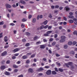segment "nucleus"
Returning <instances> with one entry per match:
<instances>
[{"label":"nucleus","instance_id":"55","mask_svg":"<svg viewBox=\"0 0 77 77\" xmlns=\"http://www.w3.org/2000/svg\"><path fill=\"white\" fill-rule=\"evenodd\" d=\"M43 60L44 61H46L47 60V59L45 58H43Z\"/></svg>","mask_w":77,"mask_h":77},{"label":"nucleus","instance_id":"7","mask_svg":"<svg viewBox=\"0 0 77 77\" xmlns=\"http://www.w3.org/2000/svg\"><path fill=\"white\" fill-rule=\"evenodd\" d=\"M64 9L66 10V11H68L70 9L69 8H68V7L66 6L65 7Z\"/></svg>","mask_w":77,"mask_h":77},{"label":"nucleus","instance_id":"43","mask_svg":"<svg viewBox=\"0 0 77 77\" xmlns=\"http://www.w3.org/2000/svg\"><path fill=\"white\" fill-rule=\"evenodd\" d=\"M14 55L15 56H18V55H19V53L15 54H14Z\"/></svg>","mask_w":77,"mask_h":77},{"label":"nucleus","instance_id":"10","mask_svg":"<svg viewBox=\"0 0 77 77\" xmlns=\"http://www.w3.org/2000/svg\"><path fill=\"white\" fill-rule=\"evenodd\" d=\"M13 66L14 68L17 69L18 68V66L16 64H14Z\"/></svg>","mask_w":77,"mask_h":77},{"label":"nucleus","instance_id":"48","mask_svg":"<svg viewBox=\"0 0 77 77\" xmlns=\"http://www.w3.org/2000/svg\"><path fill=\"white\" fill-rule=\"evenodd\" d=\"M49 15L48 16V17H49V18H52V16L51 15V14H49Z\"/></svg>","mask_w":77,"mask_h":77},{"label":"nucleus","instance_id":"20","mask_svg":"<svg viewBox=\"0 0 77 77\" xmlns=\"http://www.w3.org/2000/svg\"><path fill=\"white\" fill-rule=\"evenodd\" d=\"M65 41V39H62L60 40V42L63 43Z\"/></svg>","mask_w":77,"mask_h":77},{"label":"nucleus","instance_id":"60","mask_svg":"<svg viewBox=\"0 0 77 77\" xmlns=\"http://www.w3.org/2000/svg\"><path fill=\"white\" fill-rule=\"evenodd\" d=\"M59 9L60 10H62L63 9V7H59Z\"/></svg>","mask_w":77,"mask_h":77},{"label":"nucleus","instance_id":"18","mask_svg":"<svg viewBox=\"0 0 77 77\" xmlns=\"http://www.w3.org/2000/svg\"><path fill=\"white\" fill-rule=\"evenodd\" d=\"M68 44L69 45H71L72 44V42L71 41H70L68 42Z\"/></svg>","mask_w":77,"mask_h":77},{"label":"nucleus","instance_id":"26","mask_svg":"<svg viewBox=\"0 0 77 77\" xmlns=\"http://www.w3.org/2000/svg\"><path fill=\"white\" fill-rule=\"evenodd\" d=\"M30 45V44L29 43H27L25 45V47H28Z\"/></svg>","mask_w":77,"mask_h":77},{"label":"nucleus","instance_id":"36","mask_svg":"<svg viewBox=\"0 0 77 77\" xmlns=\"http://www.w3.org/2000/svg\"><path fill=\"white\" fill-rule=\"evenodd\" d=\"M68 48V46L66 45H65L64 46V48L65 49H66L67 48Z\"/></svg>","mask_w":77,"mask_h":77},{"label":"nucleus","instance_id":"41","mask_svg":"<svg viewBox=\"0 0 77 77\" xmlns=\"http://www.w3.org/2000/svg\"><path fill=\"white\" fill-rule=\"evenodd\" d=\"M65 58H66V59H69V56H65Z\"/></svg>","mask_w":77,"mask_h":77},{"label":"nucleus","instance_id":"6","mask_svg":"<svg viewBox=\"0 0 77 77\" xmlns=\"http://www.w3.org/2000/svg\"><path fill=\"white\" fill-rule=\"evenodd\" d=\"M5 6L7 8H11V6L8 4H6Z\"/></svg>","mask_w":77,"mask_h":77},{"label":"nucleus","instance_id":"64","mask_svg":"<svg viewBox=\"0 0 77 77\" xmlns=\"http://www.w3.org/2000/svg\"><path fill=\"white\" fill-rule=\"evenodd\" d=\"M71 53L72 54H75V53H74V51H72L71 52Z\"/></svg>","mask_w":77,"mask_h":77},{"label":"nucleus","instance_id":"34","mask_svg":"<svg viewBox=\"0 0 77 77\" xmlns=\"http://www.w3.org/2000/svg\"><path fill=\"white\" fill-rule=\"evenodd\" d=\"M56 43L55 42H54L52 43V46H54V45H56Z\"/></svg>","mask_w":77,"mask_h":77},{"label":"nucleus","instance_id":"14","mask_svg":"<svg viewBox=\"0 0 77 77\" xmlns=\"http://www.w3.org/2000/svg\"><path fill=\"white\" fill-rule=\"evenodd\" d=\"M38 39V36H35V37H34L33 38V39L34 41L36 40V39Z\"/></svg>","mask_w":77,"mask_h":77},{"label":"nucleus","instance_id":"63","mask_svg":"<svg viewBox=\"0 0 77 77\" xmlns=\"http://www.w3.org/2000/svg\"><path fill=\"white\" fill-rule=\"evenodd\" d=\"M73 21H77V19H76L75 18H74L73 19Z\"/></svg>","mask_w":77,"mask_h":77},{"label":"nucleus","instance_id":"54","mask_svg":"<svg viewBox=\"0 0 77 77\" xmlns=\"http://www.w3.org/2000/svg\"><path fill=\"white\" fill-rule=\"evenodd\" d=\"M10 25L11 26H15V24H14V23H11Z\"/></svg>","mask_w":77,"mask_h":77},{"label":"nucleus","instance_id":"61","mask_svg":"<svg viewBox=\"0 0 77 77\" xmlns=\"http://www.w3.org/2000/svg\"><path fill=\"white\" fill-rule=\"evenodd\" d=\"M55 71H56L57 72H58V70L57 69V68H55Z\"/></svg>","mask_w":77,"mask_h":77},{"label":"nucleus","instance_id":"56","mask_svg":"<svg viewBox=\"0 0 77 77\" xmlns=\"http://www.w3.org/2000/svg\"><path fill=\"white\" fill-rule=\"evenodd\" d=\"M59 6L58 5H57L55 6V8H59Z\"/></svg>","mask_w":77,"mask_h":77},{"label":"nucleus","instance_id":"57","mask_svg":"<svg viewBox=\"0 0 77 77\" xmlns=\"http://www.w3.org/2000/svg\"><path fill=\"white\" fill-rule=\"evenodd\" d=\"M43 41V42H47V40L45 39H44Z\"/></svg>","mask_w":77,"mask_h":77},{"label":"nucleus","instance_id":"13","mask_svg":"<svg viewBox=\"0 0 77 77\" xmlns=\"http://www.w3.org/2000/svg\"><path fill=\"white\" fill-rule=\"evenodd\" d=\"M61 38L62 39H65L66 38V37L64 35H62L61 36Z\"/></svg>","mask_w":77,"mask_h":77},{"label":"nucleus","instance_id":"38","mask_svg":"<svg viewBox=\"0 0 77 77\" xmlns=\"http://www.w3.org/2000/svg\"><path fill=\"white\" fill-rule=\"evenodd\" d=\"M76 44H77V42H76L74 41L73 42V45H76Z\"/></svg>","mask_w":77,"mask_h":77},{"label":"nucleus","instance_id":"40","mask_svg":"<svg viewBox=\"0 0 77 77\" xmlns=\"http://www.w3.org/2000/svg\"><path fill=\"white\" fill-rule=\"evenodd\" d=\"M26 19H25V18H23L22 20V21H23V22L26 21Z\"/></svg>","mask_w":77,"mask_h":77},{"label":"nucleus","instance_id":"12","mask_svg":"<svg viewBox=\"0 0 77 77\" xmlns=\"http://www.w3.org/2000/svg\"><path fill=\"white\" fill-rule=\"evenodd\" d=\"M68 65H69V66H72V62H69L68 63Z\"/></svg>","mask_w":77,"mask_h":77},{"label":"nucleus","instance_id":"23","mask_svg":"<svg viewBox=\"0 0 77 77\" xmlns=\"http://www.w3.org/2000/svg\"><path fill=\"white\" fill-rule=\"evenodd\" d=\"M52 32V31H49L47 32V33L48 35L50 34Z\"/></svg>","mask_w":77,"mask_h":77},{"label":"nucleus","instance_id":"19","mask_svg":"<svg viewBox=\"0 0 77 77\" xmlns=\"http://www.w3.org/2000/svg\"><path fill=\"white\" fill-rule=\"evenodd\" d=\"M69 18L71 19H73V18H74V16L72 15H70L69 16Z\"/></svg>","mask_w":77,"mask_h":77},{"label":"nucleus","instance_id":"45","mask_svg":"<svg viewBox=\"0 0 77 77\" xmlns=\"http://www.w3.org/2000/svg\"><path fill=\"white\" fill-rule=\"evenodd\" d=\"M77 31H75L73 32V33L74 35H76V34H77Z\"/></svg>","mask_w":77,"mask_h":77},{"label":"nucleus","instance_id":"29","mask_svg":"<svg viewBox=\"0 0 77 77\" xmlns=\"http://www.w3.org/2000/svg\"><path fill=\"white\" fill-rule=\"evenodd\" d=\"M59 71L60 72H63V70L62 69L59 68Z\"/></svg>","mask_w":77,"mask_h":77},{"label":"nucleus","instance_id":"46","mask_svg":"<svg viewBox=\"0 0 77 77\" xmlns=\"http://www.w3.org/2000/svg\"><path fill=\"white\" fill-rule=\"evenodd\" d=\"M54 36V38H56L57 37V34H55Z\"/></svg>","mask_w":77,"mask_h":77},{"label":"nucleus","instance_id":"39","mask_svg":"<svg viewBox=\"0 0 77 77\" xmlns=\"http://www.w3.org/2000/svg\"><path fill=\"white\" fill-rule=\"evenodd\" d=\"M12 59H16V57H15V56H12Z\"/></svg>","mask_w":77,"mask_h":77},{"label":"nucleus","instance_id":"4","mask_svg":"<svg viewBox=\"0 0 77 77\" xmlns=\"http://www.w3.org/2000/svg\"><path fill=\"white\" fill-rule=\"evenodd\" d=\"M20 50V49L19 48H17L14 49V50L13 51L14 53H15V52H17Z\"/></svg>","mask_w":77,"mask_h":77},{"label":"nucleus","instance_id":"25","mask_svg":"<svg viewBox=\"0 0 77 77\" xmlns=\"http://www.w3.org/2000/svg\"><path fill=\"white\" fill-rule=\"evenodd\" d=\"M36 22V19L35 18H34L32 20V22L34 23Z\"/></svg>","mask_w":77,"mask_h":77},{"label":"nucleus","instance_id":"44","mask_svg":"<svg viewBox=\"0 0 77 77\" xmlns=\"http://www.w3.org/2000/svg\"><path fill=\"white\" fill-rule=\"evenodd\" d=\"M48 26L46 25L44 27V28L47 29V28H48Z\"/></svg>","mask_w":77,"mask_h":77},{"label":"nucleus","instance_id":"3","mask_svg":"<svg viewBox=\"0 0 77 77\" xmlns=\"http://www.w3.org/2000/svg\"><path fill=\"white\" fill-rule=\"evenodd\" d=\"M43 70H44V69L42 67H40L39 69H37L36 71L38 72H40L41 71H43Z\"/></svg>","mask_w":77,"mask_h":77},{"label":"nucleus","instance_id":"62","mask_svg":"<svg viewBox=\"0 0 77 77\" xmlns=\"http://www.w3.org/2000/svg\"><path fill=\"white\" fill-rule=\"evenodd\" d=\"M21 26L22 28H24V27L25 25H24L22 24L21 25Z\"/></svg>","mask_w":77,"mask_h":77},{"label":"nucleus","instance_id":"53","mask_svg":"<svg viewBox=\"0 0 77 77\" xmlns=\"http://www.w3.org/2000/svg\"><path fill=\"white\" fill-rule=\"evenodd\" d=\"M30 60H27V61H26V63H30Z\"/></svg>","mask_w":77,"mask_h":77},{"label":"nucleus","instance_id":"47","mask_svg":"<svg viewBox=\"0 0 77 77\" xmlns=\"http://www.w3.org/2000/svg\"><path fill=\"white\" fill-rule=\"evenodd\" d=\"M18 71V69H15L14 70V72H17Z\"/></svg>","mask_w":77,"mask_h":77},{"label":"nucleus","instance_id":"1","mask_svg":"<svg viewBox=\"0 0 77 77\" xmlns=\"http://www.w3.org/2000/svg\"><path fill=\"white\" fill-rule=\"evenodd\" d=\"M51 73V71L50 70H48L46 72V74L47 75H50Z\"/></svg>","mask_w":77,"mask_h":77},{"label":"nucleus","instance_id":"59","mask_svg":"<svg viewBox=\"0 0 77 77\" xmlns=\"http://www.w3.org/2000/svg\"><path fill=\"white\" fill-rule=\"evenodd\" d=\"M59 30H62V26H59Z\"/></svg>","mask_w":77,"mask_h":77},{"label":"nucleus","instance_id":"16","mask_svg":"<svg viewBox=\"0 0 77 77\" xmlns=\"http://www.w3.org/2000/svg\"><path fill=\"white\" fill-rule=\"evenodd\" d=\"M27 57L26 55H24L23 56L22 58L23 59H26Z\"/></svg>","mask_w":77,"mask_h":77},{"label":"nucleus","instance_id":"50","mask_svg":"<svg viewBox=\"0 0 77 77\" xmlns=\"http://www.w3.org/2000/svg\"><path fill=\"white\" fill-rule=\"evenodd\" d=\"M56 55L57 57H59V56H60V55L59 54H56Z\"/></svg>","mask_w":77,"mask_h":77},{"label":"nucleus","instance_id":"2","mask_svg":"<svg viewBox=\"0 0 77 77\" xmlns=\"http://www.w3.org/2000/svg\"><path fill=\"white\" fill-rule=\"evenodd\" d=\"M28 72H31V73H33V70L32 68H29L28 70Z\"/></svg>","mask_w":77,"mask_h":77},{"label":"nucleus","instance_id":"15","mask_svg":"<svg viewBox=\"0 0 77 77\" xmlns=\"http://www.w3.org/2000/svg\"><path fill=\"white\" fill-rule=\"evenodd\" d=\"M5 74L7 75H10V73L8 72H5Z\"/></svg>","mask_w":77,"mask_h":77},{"label":"nucleus","instance_id":"30","mask_svg":"<svg viewBox=\"0 0 77 77\" xmlns=\"http://www.w3.org/2000/svg\"><path fill=\"white\" fill-rule=\"evenodd\" d=\"M44 28V26L43 25H42L41 26L40 29H43Z\"/></svg>","mask_w":77,"mask_h":77},{"label":"nucleus","instance_id":"42","mask_svg":"<svg viewBox=\"0 0 77 77\" xmlns=\"http://www.w3.org/2000/svg\"><path fill=\"white\" fill-rule=\"evenodd\" d=\"M4 24V22L3 21L0 22V25H3Z\"/></svg>","mask_w":77,"mask_h":77},{"label":"nucleus","instance_id":"37","mask_svg":"<svg viewBox=\"0 0 77 77\" xmlns=\"http://www.w3.org/2000/svg\"><path fill=\"white\" fill-rule=\"evenodd\" d=\"M43 75V73H39L38 74V75H39V76H41V75Z\"/></svg>","mask_w":77,"mask_h":77},{"label":"nucleus","instance_id":"21","mask_svg":"<svg viewBox=\"0 0 77 77\" xmlns=\"http://www.w3.org/2000/svg\"><path fill=\"white\" fill-rule=\"evenodd\" d=\"M48 23V21H47V20H46V21H45L44 22V25H46V24H47Z\"/></svg>","mask_w":77,"mask_h":77},{"label":"nucleus","instance_id":"28","mask_svg":"<svg viewBox=\"0 0 77 77\" xmlns=\"http://www.w3.org/2000/svg\"><path fill=\"white\" fill-rule=\"evenodd\" d=\"M73 22H74V21H73V20H69V23H73Z\"/></svg>","mask_w":77,"mask_h":77},{"label":"nucleus","instance_id":"11","mask_svg":"<svg viewBox=\"0 0 77 77\" xmlns=\"http://www.w3.org/2000/svg\"><path fill=\"white\" fill-rule=\"evenodd\" d=\"M6 68V67L5 66H2L1 67V69H5Z\"/></svg>","mask_w":77,"mask_h":77},{"label":"nucleus","instance_id":"24","mask_svg":"<svg viewBox=\"0 0 77 77\" xmlns=\"http://www.w3.org/2000/svg\"><path fill=\"white\" fill-rule=\"evenodd\" d=\"M5 61L3 60L1 62V64H2V65H3V64L5 63Z\"/></svg>","mask_w":77,"mask_h":77},{"label":"nucleus","instance_id":"35","mask_svg":"<svg viewBox=\"0 0 77 77\" xmlns=\"http://www.w3.org/2000/svg\"><path fill=\"white\" fill-rule=\"evenodd\" d=\"M63 18L65 21H67V18H66V17H63Z\"/></svg>","mask_w":77,"mask_h":77},{"label":"nucleus","instance_id":"52","mask_svg":"<svg viewBox=\"0 0 77 77\" xmlns=\"http://www.w3.org/2000/svg\"><path fill=\"white\" fill-rule=\"evenodd\" d=\"M23 75H19L17 77H23Z\"/></svg>","mask_w":77,"mask_h":77},{"label":"nucleus","instance_id":"17","mask_svg":"<svg viewBox=\"0 0 77 77\" xmlns=\"http://www.w3.org/2000/svg\"><path fill=\"white\" fill-rule=\"evenodd\" d=\"M52 74H54V75L56 74H57V73L55 71H52Z\"/></svg>","mask_w":77,"mask_h":77},{"label":"nucleus","instance_id":"49","mask_svg":"<svg viewBox=\"0 0 77 77\" xmlns=\"http://www.w3.org/2000/svg\"><path fill=\"white\" fill-rule=\"evenodd\" d=\"M50 67V66H45V68H46V69H48V68H49V67Z\"/></svg>","mask_w":77,"mask_h":77},{"label":"nucleus","instance_id":"22","mask_svg":"<svg viewBox=\"0 0 77 77\" xmlns=\"http://www.w3.org/2000/svg\"><path fill=\"white\" fill-rule=\"evenodd\" d=\"M11 63V61L10 60H8L6 62V63L7 64H9Z\"/></svg>","mask_w":77,"mask_h":77},{"label":"nucleus","instance_id":"58","mask_svg":"<svg viewBox=\"0 0 77 77\" xmlns=\"http://www.w3.org/2000/svg\"><path fill=\"white\" fill-rule=\"evenodd\" d=\"M71 68H72V69H74V66L72 65L71 66Z\"/></svg>","mask_w":77,"mask_h":77},{"label":"nucleus","instance_id":"5","mask_svg":"<svg viewBox=\"0 0 77 77\" xmlns=\"http://www.w3.org/2000/svg\"><path fill=\"white\" fill-rule=\"evenodd\" d=\"M40 48L42 49H44L45 48V45H40Z\"/></svg>","mask_w":77,"mask_h":77},{"label":"nucleus","instance_id":"33","mask_svg":"<svg viewBox=\"0 0 77 77\" xmlns=\"http://www.w3.org/2000/svg\"><path fill=\"white\" fill-rule=\"evenodd\" d=\"M32 15H31L30 14H29L28 16V18L29 19H30V18H32Z\"/></svg>","mask_w":77,"mask_h":77},{"label":"nucleus","instance_id":"32","mask_svg":"<svg viewBox=\"0 0 77 77\" xmlns=\"http://www.w3.org/2000/svg\"><path fill=\"white\" fill-rule=\"evenodd\" d=\"M49 35H48V34L47 33V32L46 34H45L44 35V36H48Z\"/></svg>","mask_w":77,"mask_h":77},{"label":"nucleus","instance_id":"31","mask_svg":"<svg viewBox=\"0 0 77 77\" xmlns=\"http://www.w3.org/2000/svg\"><path fill=\"white\" fill-rule=\"evenodd\" d=\"M26 35L27 36H29V35H30V34L29 33V32H26Z\"/></svg>","mask_w":77,"mask_h":77},{"label":"nucleus","instance_id":"9","mask_svg":"<svg viewBox=\"0 0 77 77\" xmlns=\"http://www.w3.org/2000/svg\"><path fill=\"white\" fill-rule=\"evenodd\" d=\"M20 3H21L22 4H23V5H25V4H26V2L23 0H21L20 1Z\"/></svg>","mask_w":77,"mask_h":77},{"label":"nucleus","instance_id":"8","mask_svg":"<svg viewBox=\"0 0 77 77\" xmlns=\"http://www.w3.org/2000/svg\"><path fill=\"white\" fill-rule=\"evenodd\" d=\"M6 54H7V52L5 51L2 54V56H5Z\"/></svg>","mask_w":77,"mask_h":77},{"label":"nucleus","instance_id":"27","mask_svg":"<svg viewBox=\"0 0 77 77\" xmlns=\"http://www.w3.org/2000/svg\"><path fill=\"white\" fill-rule=\"evenodd\" d=\"M35 56V54H33L31 56V57L32 58H33V57H34Z\"/></svg>","mask_w":77,"mask_h":77},{"label":"nucleus","instance_id":"51","mask_svg":"<svg viewBox=\"0 0 77 77\" xmlns=\"http://www.w3.org/2000/svg\"><path fill=\"white\" fill-rule=\"evenodd\" d=\"M48 51L50 54H51L52 53V52L50 50H49Z\"/></svg>","mask_w":77,"mask_h":77}]
</instances>
